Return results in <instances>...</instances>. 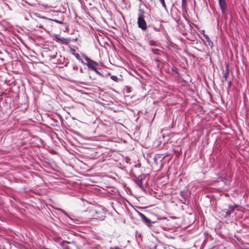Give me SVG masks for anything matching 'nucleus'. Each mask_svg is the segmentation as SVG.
I'll use <instances>...</instances> for the list:
<instances>
[{
	"instance_id": "nucleus-20",
	"label": "nucleus",
	"mask_w": 249,
	"mask_h": 249,
	"mask_svg": "<svg viewBox=\"0 0 249 249\" xmlns=\"http://www.w3.org/2000/svg\"><path fill=\"white\" fill-rule=\"evenodd\" d=\"M187 0H182L181 6L182 9H185L187 7Z\"/></svg>"
},
{
	"instance_id": "nucleus-21",
	"label": "nucleus",
	"mask_w": 249,
	"mask_h": 249,
	"mask_svg": "<svg viewBox=\"0 0 249 249\" xmlns=\"http://www.w3.org/2000/svg\"><path fill=\"white\" fill-rule=\"evenodd\" d=\"M110 78L114 81L115 82H117L118 81V78L117 77V76L116 75H112L110 77Z\"/></svg>"
},
{
	"instance_id": "nucleus-16",
	"label": "nucleus",
	"mask_w": 249,
	"mask_h": 249,
	"mask_svg": "<svg viewBox=\"0 0 249 249\" xmlns=\"http://www.w3.org/2000/svg\"><path fill=\"white\" fill-rule=\"evenodd\" d=\"M42 19H43L45 21H54L56 23H57L58 24H65V23H63V21H59L57 19H53L49 18H46L45 17H42Z\"/></svg>"
},
{
	"instance_id": "nucleus-13",
	"label": "nucleus",
	"mask_w": 249,
	"mask_h": 249,
	"mask_svg": "<svg viewBox=\"0 0 249 249\" xmlns=\"http://www.w3.org/2000/svg\"><path fill=\"white\" fill-rule=\"evenodd\" d=\"M70 52L75 57V58L79 61V62L81 63H84L83 60L81 58L80 55L78 53H75V50L74 49L71 48Z\"/></svg>"
},
{
	"instance_id": "nucleus-23",
	"label": "nucleus",
	"mask_w": 249,
	"mask_h": 249,
	"mask_svg": "<svg viewBox=\"0 0 249 249\" xmlns=\"http://www.w3.org/2000/svg\"><path fill=\"white\" fill-rule=\"evenodd\" d=\"M174 20L177 23H179V19L178 17H176V18H173Z\"/></svg>"
},
{
	"instance_id": "nucleus-15",
	"label": "nucleus",
	"mask_w": 249,
	"mask_h": 249,
	"mask_svg": "<svg viewBox=\"0 0 249 249\" xmlns=\"http://www.w3.org/2000/svg\"><path fill=\"white\" fill-rule=\"evenodd\" d=\"M65 215L68 217L67 221L71 224L72 223H75V224H78V220L74 219L71 217L70 215H69L66 213H65Z\"/></svg>"
},
{
	"instance_id": "nucleus-7",
	"label": "nucleus",
	"mask_w": 249,
	"mask_h": 249,
	"mask_svg": "<svg viewBox=\"0 0 249 249\" xmlns=\"http://www.w3.org/2000/svg\"><path fill=\"white\" fill-rule=\"evenodd\" d=\"M92 71H95L96 74H97L98 76L101 77H107L109 74V73H104L102 69L98 67V66L96 67L95 69H94Z\"/></svg>"
},
{
	"instance_id": "nucleus-2",
	"label": "nucleus",
	"mask_w": 249,
	"mask_h": 249,
	"mask_svg": "<svg viewBox=\"0 0 249 249\" xmlns=\"http://www.w3.org/2000/svg\"><path fill=\"white\" fill-rule=\"evenodd\" d=\"M219 8L225 16H227L228 13V8L226 0H218Z\"/></svg>"
},
{
	"instance_id": "nucleus-18",
	"label": "nucleus",
	"mask_w": 249,
	"mask_h": 249,
	"mask_svg": "<svg viewBox=\"0 0 249 249\" xmlns=\"http://www.w3.org/2000/svg\"><path fill=\"white\" fill-rule=\"evenodd\" d=\"M204 37L206 39L207 41L208 42V45L210 46L211 47H212V46H213V43L210 40L208 36L206 34H204Z\"/></svg>"
},
{
	"instance_id": "nucleus-8",
	"label": "nucleus",
	"mask_w": 249,
	"mask_h": 249,
	"mask_svg": "<svg viewBox=\"0 0 249 249\" xmlns=\"http://www.w3.org/2000/svg\"><path fill=\"white\" fill-rule=\"evenodd\" d=\"M55 38L57 42L60 41L63 42L65 44L69 43L71 41V39L70 38H65L63 37H60L57 35H55Z\"/></svg>"
},
{
	"instance_id": "nucleus-22",
	"label": "nucleus",
	"mask_w": 249,
	"mask_h": 249,
	"mask_svg": "<svg viewBox=\"0 0 249 249\" xmlns=\"http://www.w3.org/2000/svg\"><path fill=\"white\" fill-rule=\"evenodd\" d=\"M160 2L161 3L162 6L163 7V8L165 9H166V5H165V1H164V0H161V1H160Z\"/></svg>"
},
{
	"instance_id": "nucleus-4",
	"label": "nucleus",
	"mask_w": 249,
	"mask_h": 249,
	"mask_svg": "<svg viewBox=\"0 0 249 249\" xmlns=\"http://www.w3.org/2000/svg\"><path fill=\"white\" fill-rule=\"evenodd\" d=\"M145 174H141L138 177H135L133 179L134 181L136 183V184L141 188H143V183L142 180L145 179Z\"/></svg>"
},
{
	"instance_id": "nucleus-9",
	"label": "nucleus",
	"mask_w": 249,
	"mask_h": 249,
	"mask_svg": "<svg viewBox=\"0 0 249 249\" xmlns=\"http://www.w3.org/2000/svg\"><path fill=\"white\" fill-rule=\"evenodd\" d=\"M146 14L148 17H150L149 14L146 13L143 9L139 8L138 18L144 19V18L146 17Z\"/></svg>"
},
{
	"instance_id": "nucleus-31",
	"label": "nucleus",
	"mask_w": 249,
	"mask_h": 249,
	"mask_svg": "<svg viewBox=\"0 0 249 249\" xmlns=\"http://www.w3.org/2000/svg\"><path fill=\"white\" fill-rule=\"evenodd\" d=\"M68 63H67V64L65 65V66H67V64Z\"/></svg>"
},
{
	"instance_id": "nucleus-19",
	"label": "nucleus",
	"mask_w": 249,
	"mask_h": 249,
	"mask_svg": "<svg viewBox=\"0 0 249 249\" xmlns=\"http://www.w3.org/2000/svg\"><path fill=\"white\" fill-rule=\"evenodd\" d=\"M148 43L151 46H156L157 42L156 41H154V40H152L150 39V37H148Z\"/></svg>"
},
{
	"instance_id": "nucleus-6",
	"label": "nucleus",
	"mask_w": 249,
	"mask_h": 249,
	"mask_svg": "<svg viewBox=\"0 0 249 249\" xmlns=\"http://www.w3.org/2000/svg\"><path fill=\"white\" fill-rule=\"evenodd\" d=\"M138 212V215H139V216L141 217V218L142 219V221L143 222H144V223L148 226H150L151 225V221L149 219H148V218H147L146 217V216L143 214L142 213L140 212Z\"/></svg>"
},
{
	"instance_id": "nucleus-5",
	"label": "nucleus",
	"mask_w": 249,
	"mask_h": 249,
	"mask_svg": "<svg viewBox=\"0 0 249 249\" xmlns=\"http://www.w3.org/2000/svg\"><path fill=\"white\" fill-rule=\"evenodd\" d=\"M138 26L143 31H146L148 26L144 19L138 18Z\"/></svg>"
},
{
	"instance_id": "nucleus-10",
	"label": "nucleus",
	"mask_w": 249,
	"mask_h": 249,
	"mask_svg": "<svg viewBox=\"0 0 249 249\" xmlns=\"http://www.w3.org/2000/svg\"><path fill=\"white\" fill-rule=\"evenodd\" d=\"M231 180V178L230 176H226L224 178H221V181L225 186H229Z\"/></svg>"
},
{
	"instance_id": "nucleus-25",
	"label": "nucleus",
	"mask_w": 249,
	"mask_h": 249,
	"mask_svg": "<svg viewBox=\"0 0 249 249\" xmlns=\"http://www.w3.org/2000/svg\"><path fill=\"white\" fill-rule=\"evenodd\" d=\"M231 84H232V82H231V81L230 80L229 82H228V87L230 88L231 85Z\"/></svg>"
},
{
	"instance_id": "nucleus-30",
	"label": "nucleus",
	"mask_w": 249,
	"mask_h": 249,
	"mask_svg": "<svg viewBox=\"0 0 249 249\" xmlns=\"http://www.w3.org/2000/svg\"><path fill=\"white\" fill-rule=\"evenodd\" d=\"M60 238H59L57 239V241H60Z\"/></svg>"
},
{
	"instance_id": "nucleus-11",
	"label": "nucleus",
	"mask_w": 249,
	"mask_h": 249,
	"mask_svg": "<svg viewBox=\"0 0 249 249\" xmlns=\"http://www.w3.org/2000/svg\"><path fill=\"white\" fill-rule=\"evenodd\" d=\"M89 212V213H91V216H92L93 217H95V218H98L100 217L99 216H98L97 214H98V212L96 210H94V209H89V210L88 211H86V212ZM105 217V215H102L101 217H100L101 218V219H104V217Z\"/></svg>"
},
{
	"instance_id": "nucleus-28",
	"label": "nucleus",
	"mask_w": 249,
	"mask_h": 249,
	"mask_svg": "<svg viewBox=\"0 0 249 249\" xmlns=\"http://www.w3.org/2000/svg\"><path fill=\"white\" fill-rule=\"evenodd\" d=\"M38 28H40V29H43V26H42V25H39L38 26Z\"/></svg>"
},
{
	"instance_id": "nucleus-3",
	"label": "nucleus",
	"mask_w": 249,
	"mask_h": 249,
	"mask_svg": "<svg viewBox=\"0 0 249 249\" xmlns=\"http://www.w3.org/2000/svg\"><path fill=\"white\" fill-rule=\"evenodd\" d=\"M163 22L162 20L160 21V23L158 26H155L154 25L149 24L147 27V29L146 30L147 34L148 33H152V29H153L155 32H160V28L162 27V22ZM149 36H151V33H149Z\"/></svg>"
},
{
	"instance_id": "nucleus-1",
	"label": "nucleus",
	"mask_w": 249,
	"mask_h": 249,
	"mask_svg": "<svg viewBox=\"0 0 249 249\" xmlns=\"http://www.w3.org/2000/svg\"><path fill=\"white\" fill-rule=\"evenodd\" d=\"M82 54L83 58L86 61V62L84 61V63H82L86 65L89 70L93 71L96 67L98 66L97 62L88 57L85 54L82 53Z\"/></svg>"
},
{
	"instance_id": "nucleus-17",
	"label": "nucleus",
	"mask_w": 249,
	"mask_h": 249,
	"mask_svg": "<svg viewBox=\"0 0 249 249\" xmlns=\"http://www.w3.org/2000/svg\"><path fill=\"white\" fill-rule=\"evenodd\" d=\"M71 242L67 241L65 240H63L60 243V246L63 248V249H70L69 247L66 245V244H71Z\"/></svg>"
},
{
	"instance_id": "nucleus-29",
	"label": "nucleus",
	"mask_w": 249,
	"mask_h": 249,
	"mask_svg": "<svg viewBox=\"0 0 249 249\" xmlns=\"http://www.w3.org/2000/svg\"><path fill=\"white\" fill-rule=\"evenodd\" d=\"M80 71H81V72H83V69H82V68H81V69H80Z\"/></svg>"
},
{
	"instance_id": "nucleus-14",
	"label": "nucleus",
	"mask_w": 249,
	"mask_h": 249,
	"mask_svg": "<svg viewBox=\"0 0 249 249\" xmlns=\"http://www.w3.org/2000/svg\"><path fill=\"white\" fill-rule=\"evenodd\" d=\"M229 73H230V69H229V65L228 63H226V69H225V71L224 73V77L225 81L228 80V77L229 75Z\"/></svg>"
},
{
	"instance_id": "nucleus-24",
	"label": "nucleus",
	"mask_w": 249,
	"mask_h": 249,
	"mask_svg": "<svg viewBox=\"0 0 249 249\" xmlns=\"http://www.w3.org/2000/svg\"><path fill=\"white\" fill-rule=\"evenodd\" d=\"M35 15L36 17H38V18H42V17H43V16H40V14H38V13H35Z\"/></svg>"
},
{
	"instance_id": "nucleus-27",
	"label": "nucleus",
	"mask_w": 249,
	"mask_h": 249,
	"mask_svg": "<svg viewBox=\"0 0 249 249\" xmlns=\"http://www.w3.org/2000/svg\"><path fill=\"white\" fill-rule=\"evenodd\" d=\"M200 33L204 36V34H205V31L204 30H202V31H201Z\"/></svg>"
},
{
	"instance_id": "nucleus-12",
	"label": "nucleus",
	"mask_w": 249,
	"mask_h": 249,
	"mask_svg": "<svg viewBox=\"0 0 249 249\" xmlns=\"http://www.w3.org/2000/svg\"><path fill=\"white\" fill-rule=\"evenodd\" d=\"M236 205H230L226 213V216H230L231 214L234 212Z\"/></svg>"
},
{
	"instance_id": "nucleus-26",
	"label": "nucleus",
	"mask_w": 249,
	"mask_h": 249,
	"mask_svg": "<svg viewBox=\"0 0 249 249\" xmlns=\"http://www.w3.org/2000/svg\"><path fill=\"white\" fill-rule=\"evenodd\" d=\"M72 68L74 69V70H77L78 69V67L77 65H73L72 66Z\"/></svg>"
}]
</instances>
